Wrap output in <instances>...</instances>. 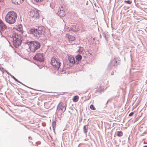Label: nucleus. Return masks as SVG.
Instances as JSON below:
<instances>
[{
    "label": "nucleus",
    "instance_id": "f257e3e1",
    "mask_svg": "<svg viewBox=\"0 0 147 147\" xmlns=\"http://www.w3.org/2000/svg\"><path fill=\"white\" fill-rule=\"evenodd\" d=\"M17 17V14L14 11L9 12L5 17V20L6 22L9 24H14Z\"/></svg>",
    "mask_w": 147,
    "mask_h": 147
},
{
    "label": "nucleus",
    "instance_id": "f03ea898",
    "mask_svg": "<svg viewBox=\"0 0 147 147\" xmlns=\"http://www.w3.org/2000/svg\"><path fill=\"white\" fill-rule=\"evenodd\" d=\"M27 44L29 46L30 50L32 52H34L40 46V43L37 41L27 42Z\"/></svg>",
    "mask_w": 147,
    "mask_h": 147
},
{
    "label": "nucleus",
    "instance_id": "7ed1b4c3",
    "mask_svg": "<svg viewBox=\"0 0 147 147\" xmlns=\"http://www.w3.org/2000/svg\"><path fill=\"white\" fill-rule=\"evenodd\" d=\"M13 44L14 46L18 48V47L20 45L21 42V35L19 34H16L13 36Z\"/></svg>",
    "mask_w": 147,
    "mask_h": 147
},
{
    "label": "nucleus",
    "instance_id": "20e7f679",
    "mask_svg": "<svg viewBox=\"0 0 147 147\" xmlns=\"http://www.w3.org/2000/svg\"><path fill=\"white\" fill-rule=\"evenodd\" d=\"M28 15L30 18L36 20L39 18L40 15L39 11L36 9L30 10L28 12Z\"/></svg>",
    "mask_w": 147,
    "mask_h": 147
},
{
    "label": "nucleus",
    "instance_id": "39448f33",
    "mask_svg": "<svg viewBox=\"0 0 147 147\" xmlns=\"http://www.w3.org/2000/svg\"><path fill=\"white\" fill-rule=\"evenodd\" d=\"M34 60L39 61H44V56L43 53H37L34 57Z\"/></svg>",
    "mask_w": 147,
    "mask_h": 147
},
{
    "label": "nucleus",
    "instance_id": "423d86ee",
    "mask_svg": "<svg viewBox=\"0 0 147 147\" xmlns=\"http://www.w3.org/2000/svg\"><path fill=\"white\" fill-rule=\"evenodd\" d=\"M51 63L54 68L57 70L59 69L61 65V64L54 58H51Z\"/></svg>",
    "mask_w": 147,
    "mask_h": 147
},
{
    "label": "nucleus",
    "instance_id": "0eeeda50",
    "mask_svg": "<svg viewBox=\"0 0 147 147\" xmlns=\"http://www.w3.org/2000/svg\"><path fill=\"white\" fill-rule=\"evenodd\" d=\"M30 31L31 34H33L36 36L39 37L41 35L40 34V32H39L38 29L32 28L30 30Z\"/></svg>",
    "mask_w": 147,
    "mask_h": 147
},
{
    "label": "nucleus",
    "instance_id": "6e6552de",
    "mask_svg": "<svg viewBox=\"0 0 147 147\" xmlns=\"http://www.w3.org/2000/svg\"><path fill=\"white\" fill-rule=\"evenodd\" d=\"M66 108V107L64 103L62 102H60L57 106V110L62 111L63 112L65 111Z\"/></svg>",
    "mask_w": 147,
    "mask_h": 147
},
{
    "label": "nucleus",
    "instance_id": "1a4fd4ad",
    "mask_svg": "<svg viewBox=\"0 0 147 147\" xmlns=\"http://www.w3.org/2000/svg\"><path fill=\"white\" fill-rule=\"evenodd\" d=\"M13 28L22 33H23L22 26L21 24H18V25H16L14 26Z\"/></svg>",
    "mask_w": 147,
    "mask_h": 147
},
{
    "label": "nucleus",
    "instance_id": "9d476101",
    "mask_svg": "<svg viewBox=\"0 0 147 147\" xmlns=\"http://www.w3.org/2000/svg\"><path fill=\"white\" fill-rule=\"evenodd\" d=\"M65 37H67L68 40L70 41H73L75 40L76 38L75 37L70 35L69 34H66Z\"/></svg>",
    "mask_w": 147,
    "mask_h": 147
},
{
    "label": "nucleus",
    "instance_id": "9b49d317",
    "mask_svg": "<svg viewBox=\"0 0 147 147\" xmlns=\"http://www.w3.org/2000/svg\"><path fill=\"white\" fill-rule=\"evenodd\" d=\"M0 28L3 30H5L7 29L6 26L1 20H0Z\"/></svg>",
    "mask_w": 147,
    "mask_h": 147
},
{
    "label": "nucleus",
    "instance_id": "f8f14e48",
    "mask_svg": "<svg viewBox=\"0 0 147 147\" xmlns=\"http://www.w3.org/2000/svg\"><path fill=\"white\" fill-rule=\"evenodd\" d=\"M38 31L39 32H40V34L41 35L43 34H45V27L43 26H41L38 28Z\"/></svg>",
    "mask_w": 147,
    "mask_h": 147
},
{
    "label": "nucleus",
    "instance_id": "ddd939ff",
    "mask_svg": "<svg viewBox=\"0 0 147 147\" xmlns=\"http://www.w3.org/2000/svg\"><path fill=\"white\" fill-rule=\"evenodd\" d=\"M12 3L16 4H20L24 2V0H11Z\"/></svg>",
    "mask_w": 147,
    "mask_h": 147
},
{
    "label": "nucleus",
    "instance_id": "4468645a",
    "mask_svg": "<svg viewBox=\"0 0 147 147\" xmlns=\"http://www.w3.org/2000/svg\"><path fill=\"white\" fill-rule=\"evenodd\" d=\"M58 15L60 16L63 17L64 16L66 13L64 10H60L58 12Z\"/></svg>",
    "mask_w": 147,
    "mask_h": 147
},
{
    "label": "nucleus",
    "instance_id": "2eb2a0df",
    "mask_svg": "<svg viewBox=\"0 0 147 147\" xmlns=\"http://www.w3.org/2000/svg\"><path fill=\"white\" fill-rule=\"evenodd\" d=\"M68 60L71 63L74 64L75 63L74 58L72 56H69Z\"/></svg>",
    "mask_w": 147,
    "mask_h": 147
},
{
    "label": "nucleus",
    "instance_id": "dca6fc26",
    "mask_svg": "<svg viewBox=\"0 0 147 147\" xmlns=\"http://www.w3.org/2000/svg\"><path fill=\"white\" fill-rule=\"evenodd\" d=\"M104 86L101 84L100 86H99V87L97 89V91L98 92H101L104 90Z\"/></svg>",
    "mask_w": 147,
    "mask_h": 147
},
{
    "label": "nucleus",
    "instance_id": "f3484780",
    "mask_svg": "<svg viewBox=\"0 0 147 147\" xmlns=\"http://www.w3.org/2000/svg\"><path fill=\"white\" fill-rule=\"evenodd\" d=\"M71 29L73 31L75 32H76L78 30V27L74 25L72 26Z\"/></svg>",
    "mask_w": 147,
    "mask_h": 147
},
{
    "label": "nucleus",
    "instance_id": "a211bd4d",
    "mask_svg": "<svg viewBox=\"0 0 147 147\" xmlns=\"http://www.w3.org/2000/svg\"><path fill=\"white\" fill-rule=\"evenodd\" d=\"M134 12L131 10L130 9H129V16H130V17H134Z\"/></svg>",
    "mask_w": 147,
    "mask_h": 147
},
{
    "label": "nucleus",
    "instance_id": "6ab92c4d",
    "mask_svg": "<svg viewBox=\"0 0 147 147\" xmlns=\"http://www.w3.org/2000/svg\"><path fill=\"white\" fill-rule=\"evenodd\" d=\"M79 97L77 95L75 96L73 99V101L74 102H77L79 100Z\"/></svg>",
    "mask_w": 147,
    "mask_h": 147
},
{
    "label": "nucleus",
    "instance_id": "aec40b11",
    "mask_svg": "<svg viewBox=\"0 0 147 147\" xmlns=\"http://www.w3.org/2000/svg\"><path fill=\"white\" fill-rule=\"evenodd\" d=\"M117 135L118 136H123V133L121 131H117L116 133Z\"/></svg>",
    "mask_w": 147,
    "mask_h": 147
},
{
    "label": "nucleus",
    "instance_id": "412c9836",
    "mask_svg": "<svg viewBox=\"0 0 147 147\" xmlns=\"http://www.w3.org/2000/svg\"><path fill=\"white\" fill-rule=\"evenodd\" d=\"M76 58L78 61H80L81 60L82 57L81 55H78L76 57Z\"/></svg>",
    "mask_w": 147,
    "mask_h": 147
},
{
    "label": "nucleus",
    "instance_id": "4be33fe9",
    "mask_svg": "<svg viewBox=\"0 0 147 147\" xmlns=\"http://www.w3.org/2000/svg\"><path fill=\"white\" fill-rule=\"evenodd\" d=\"M88 126L87 125H85L84 127V131L85 133L87 132V130L88 129Z\"/></svg>",
    "mask_w": 147,
    "mask_h": 147
},
{
    "label": "nucleus",
    "instance_id": "5701e85b",
    "mask_svg": "<svg viewBox=\"0 0 147 147\" xmlns=\"http://www.w3.org/2000/svg\"><path fill=\"white\" fill-rule=\"evenodd\" d=\"M112 62L114 64V65H117V61H116V59H113Z\"/></svg>",
    "mask_w": 147,
    "mask_h": 147
},
{
    "label": "nucleus",
    "instance_id": "b1692460",
    "mask_svg": "<svg viewBox=\"0 0 147 147\" xmlns=\"http://www.w3.org/2000/svg\"><path fill=\"white\" fill-rule=\"evenodd\" d=\"M0 70L3 73L4 72H7V71L2 67H0Z\"/></svg>",
    "mask_w": 147,
    "mask_h": 147
},
{
    "label": "nucleus",
    "instance_id": "393cba45",
    "mask_svg": "<svg viewBox=\"0 0 147 147\" xmlns=\"http://www.w3.org/2000/svg\"><path fill=\"white\" fill-rule=\"evenodd\" d=\"M90 108L92 110H96V108L94 106V105H91L90 106Z\"/></svg>",
    "mask_w": 147,
    "mask_h": 147
},
{
    "label": "nucleus",
    "instance_id": "a878e982",
    "mask_svg": "<svg viewBox=\"0 0 147 147\" xmlns=\"http://www.w3.org/2000/svg\"><path fill=\"white\" fill-rule=\"evenodd\" d=\"M37 3H40L42 1L44 0H34Z\"/></svg>",
    "mask_w": 147,
    "mask_h": 147
},
{
    "label": "nucleus",
    "instance_id": "bb28decb",
    "mask_svg": "<svg viewBox=\"0 0 147 147\" xmlns=\"http://www.w3.org/2000/svg\"><path fill=\"white\" fill-rule=\"evenodd\" d=\"M134 113V111L132 112L129 113V117L133 116Z\"/></svg>",
    "mask_w": 147,
    "mask_h": 147
},
{
    "label": "nucleus",
    "instance_id": "cd10ccee",
    "mask_svg": "<svg viewBox=\"0 0 147 147\" xmlns=\"http://www.w3.org/2000/svg\"><path fill=\"white\" fill-rule=\"evenodd\" d=\"M125 2L127 3V4H129V1H125Z\"/></svg>",
    "mask_w": 147,
    "mask_h": 147
},
{
    "label": "nucleus",
    "instance_id": "c85d7f7f",
    "mask_svg": "<svg viewBox=\"0 0 147 147\" xmlns=\"http://www.w3.org/2000/svg\"><path fill=\"white\" fill-rule=\"evenodd\" d=\"M131 2L129 1V4H131Z\"/></svg>",
    "mask_w": 147,
    "mask_h": 147
},
{
    "label": "nucleus",
    "instance_id": "c756f323",
    "mask_svg": "<svg viewBox=\"0 0 147 147\" xmlns=\"http://www.w3.org/2000/svg\"><path fill=\"white\" fill-rule=\"evenodd\" d=\"M15 80L16 81H17V82H18V80H17V79H16V78H15Z\"/></svg>",
    "mask_w": 147,
    "mask_h": 147
},
{
    "label": "nucleus",
    "instance_id": "7c9ffc66",
    "mask_svg": "<svg viewBox=\"0 0 147 147\" xmlns=\"http://www.w3.org/2000/svg\"><path fill=\"white\" fill-rule=\"evenodd\" d=\"M143 147H147V146H143Z\"/></svg>",
    "mask_w": 147,
    "mask_h": 147
},
{
    "label": "nucleus",
    "instance_id": "2f4dec72",
    "mask_svg": "<svg viewBox=\"0 0 147 147\" xmlns=\"http://www.w3.org/2000/svg\"><path fill=\"white\" fill-rule=\"evenodd\" d=\"M2 1V0H0V2Z\"/></svg>",
    "mask_w": 147,
    "mask_h": 147
},
{
    "label": "nucleus",
    "instance_id": "473e14b6",
    "mask_svg": "<svg viewBox=\"0 0 147 147\" xmlns=\"http://www.w3.org/2000/svg\"><path fill=\"white\" fill-rule=\"evenodd\" d=\"M130 119H129V120H130Z\"/></svg>",
    "mask_w": 147,
    "mask_h": 147
}]
</instances>
